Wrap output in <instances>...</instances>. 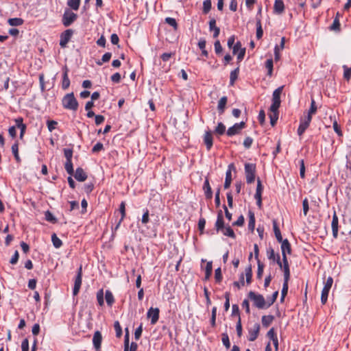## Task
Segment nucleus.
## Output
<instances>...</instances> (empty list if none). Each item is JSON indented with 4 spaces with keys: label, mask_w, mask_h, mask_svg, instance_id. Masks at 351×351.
I'll return each instance as SVG.
<instances>
[{
    "label": "nucleus",
    "mask_w": 351,
    "mask_h": 351,
    "mask_svg": "<svg viewBox=\"0 0 351 351\" xmlns=\"http://www.w3.org/2000/svg\"><path fill=\"white\" fill-rule=\"evenodd\" d=\"M247 298L253 302V305L258 309L267 308V302L263 295L250 291Z\"/></svg>",
    "instance_id": "f257e3e1"
},
{
    "label": "nucleus",
    "mask_w": 351,
    "mask_h": 351,
    "mask_svg": "<svg viewBox=\"0 0 351 351\" xmlns=\"http://www.w3.org/2000/svg\"><path fill=\"white\" fill-rule=\"evenodd\" d=\"M62 104L65 109L76 111L78 108V102L73 93H68L64 96Z\"/></svg>",
    "instance_id": "f03ea898"
},
{
    "label": "nucleus",
    "mask_w": 351,
    "mask_h": 351,
    "mask_svg": "<svg viewBox=\"0 0 351 351\" xmlns=\"http://www.w3.org/2000/svg\"><path fill=\"white\" fill-rule=\"evenodd\" d=\"M282 261L279 254H277L276 263L278 265L280 268L282 269L284 273V278H290V269L287 256H282Z\"/></svg>",
    "instance_id": "7ed1b4c3"
},
{
    "label": "nucleus",
    "mask_w": 351,
    "mask_h": 351,
    "mask_svg": "<svg viewBox=\"0 0 351 351\" xmlns=\"http://www.w3.org/2000/svg\"><path fill=\"white\" fill-rule=\"evenodd\" d=\"M256 173V165L254 163L245 164V174L246 177V182L247 184H251L255 180Z\"/></svg>",
    "instance_id": "20e7f679"
},
{
    "label": "nucleus",
    "mask_w": 351,
    "mask_h": 351,
    "mask_svg": "<svg viewBox=\"0 0 351 351\" xmlns=\"http://www.w3.org/2000/svg\"><path fill=\"white\" fill-rule=\"evenodd\" d=\"M333 283V278L330 276L328 277L326 280L324 282V288L322 291L321 302L323 304H325L327 302L329 291L332 287Z\"/></svg>",
    "instance_id": "39448f33"
},
{
    "label": "nucleus",
    "mask_w": 351,
    "mask_h": 351,
    "mask_svg": "<svg viewBox=\"0 0 351 351\" xmlns=\"http://www.w3.org/2000/svg\"><path fill=\"white\" fill-rule=\"evenodd\" d=\"M77 19V15L66 9L62 16V23L64 27L70 26Z\"/></svg>",
    "instance_id": "423d86ee"
},
{
    "label": "nucleus",
    "mask_w": 351,
    "mask_h": 351,
    "mask_svg": "<svg viewBox=\"0 0 351 351\" xmlns=\"http://www.w3.org/2000/svg\"><path fill=\"white\" fill-rule=\"evenodd\" d=\"M74 31L72 29H67L64 31L60 36V46L62 48H65L71 40Z\"/></svg>",
    "instance_id": "0eeeda50"
},
{
    "label": "nucleus",
    "mask_w": 351,
    "mask_h": 351,
    "mask_svg": "<svg viewBox=\"0 0 351 351\" xmlns=\"http://www.w3.org/2000/svg\"><path fill=\"white\" fill-rule=\"evenodd\" d=\"M82 282V265L77 269V275L75 278L73 295H77L80 291Z\"/></svg>",
    "instance_id": "6e6552de"
},
{
    "label": "nucleus",
    "mask_w": 351,
    "mask_h": 351,
    "mask_svg": "<svg viewBox=\"0 0 351 351\" xmlns=\"http://www.w3.org/2000/svg\"><path fill=\"white\" fill-rule=\"evenodd\" d=\"M311 120L310 116H306L300 119V125L298 128V134L299 136H302L306 130L308 128Z\"/></svg>",
    "instance_id": "1a4fd4ad"
},
{
    "label": "nucleus",
    "mask_w": 351,
    "mask_h": 351,
    "mask_svg": "<svg viewBox=\"0 0 351 351\" xmlns=\"http://www.w3.org/2000/svg\"><path fill=\"white\" fill-rule=\"evenodd\" d=\"M259 331L260 325L258 323L254 324L253 327L248 328V340L250 341H255L259 335Z\"/></svg>",
    "instance_id": "9d476101"
},
{
    "label": "nucleus",
    "mask_w": 351,
    "mask_h": 351,
    "mask_svg": "<svg viewBox=\"0 0 351 351\" xmlns=\"http://www.w3.org/2000/svg\"><path fill=\"white\" fill-rule=\"evenodd\" d=\"M160 311L158 308L151 307L147 313V317L151 318V324H155L159 319Z\"/></svg>",
    "instance_id": "9b49d317"
},
{
    "label": "nucleus",
    "mask_w": 351,
    "mask_h": 351,
    "mask_svg": "<svg viewBox=\"0 0 351 351\" xmlns=\"http://www.w3.org/2000/svg\"><path fill=\"white\" fill-rule=\"evenodd\" d=\"M279 243H281L280 248L282 252V256H287V254H291V246L287 239H285Z\"/></svg>",
    "instance_id": "f8f14e48"
},
{
    "label": "nucleus",
    "mask_w": 351,
    "mask_h": 351,
    "mask_svg": "<svg viewBox=\"0 0 351 351\" xmlns=\"http://www.w3.org/2000/svg\"><path fill=\"white\" fill-rule=\"evenodd\" d=\"M101 341H102L101 333L99 330L95 331L93 335V343L94 348L97 350H100L101 346Z\"/></svg>",
    "instance_id": "ddd939ff"
},
{
    "label": "nucleus",
    "mask_w": 351,
    "mask_h": 351,
    "mask_svg": "<svg viewBox=\"0 0 351 351\" xmlns=\"http://www.w3.org/2000/svg\"><path fill=\"white\" fill-rule=\"evenodd\" d=\"M14 121L16 123V126L20 130V138L22 139L25 132L27 126L23 123V119L22 117H18L14 120Z\"/></svg>",
    "instance_id": "4468645a"
},
{
    "label": "nucleus",
    "mask_w": 351,
    "mask_h": 351,
    "mask_svg": "<svg viewBox=\"0 0 351 351\" xmlns=\"http://www.w3.org/2000/svg\"><path fill=\"white\" fill-rule=\"evenodd\" d=\"M204 143L206 146V149L209 151L213 145V136L210 131H206L204 135Z\"/></svg>",
    "instance_id": "2eb2a0df"
},
{
    "label": "nucleus",
    "mask_w": 351,
    "mask_h": 351,
    "mask_svg": "<svg viewBox=\"0 0 351 351\" xmlns=\"http://www.w3.org/2000/svg\"><path fill=\"white\" fill-rule=\"evenodd\" d=\"M69 69L65 66L63 68V75H62V88L63 90L67 89L70 86V80L68 77Z\"/></svg>",
    "instance_id": "dca6fc26"
},
{
    "label": "nucleus",
    "mask_w": 351,
    "mask_h": 351,
    "mask_svg": "<svg viewBox=\"0 0 351 351\" xmlns=\"http://www.w3.org/2000/svg\"><path fill=\"white\" fill-rule=\"evenodd\" d=\"M234 168V165L232 163L229 165L228 169L226 173V179L224 182V189H228L230 186L231 182H232V173H231V169Z\"/></svg>",
    "instance_id": "f3484780"
},
{
    "label": "nucleus",
    "mask_w": 351,
    "mask_h": 351,
    "mask_svg": "<svg viewBox=\"0 0 351 351\" xmlns=\"http://www.w3.org/2000/svg\"><path fill=\"white\" fill-rule=\"evenodd\" d=\"M285 11V4L282 0H276L274 5V12L281 14Z\"/></svg>",
    "instance_id": "a211bd4d"
},
{
    "label": "nucleus",
    "mask_w": 351,
    "mask_h": 351,
    "mask_svg": "<svg viewBox=\"0 0 351 351\" xmlns=\"http://www.w3.org/2000/svg\"><path fill=\"white\" fill-rule=\"evenodd\" d=\"M203 190L204 191L205 197L206 199H210L213 197V191L208 178H206L204 185Z\"/></svg>",
    "instance_id": "6ab92c4d"
},
{
    "label": "nucleus",
    "mask_w": 351,
    "mask_h": 351,
    "mask_svg": "<svg viewBox=\"0 0 351 351\" xmlns=\"http://www.w3.org/2000/svg\"><path fill=\"white\" fill-rule=\"evenodd\" d=\"M209 30L213 32V38H216L219 36L220 29L216 26V20L215 19H211L209 21Z\"/></svg>",
    "instance_id": "aec40b11"
},
{
    "label": "nucleus",
    "mask_w": 351,
    "mask_h": 351,
    "mask_svg": "<svg viewBox=\"0 0 351 351\" xmlns=\"http://www.w3.org/2000/svg\"><path fill=\"white\" fill-rule=\"evenodd\" d=\"M74 177L77 181L84 182L86 180L87 175L82 168L78 167L75 170Z\"/></svg>",
    "instance_id": "412c9836"
},
{
    "label": "nucleus",
    "mask_w": 351,
    "mask_h": 351,
    "mask_svg": "<svg viewBox=\"0 0 351 351\" xmlns=\"http://www.w3.org/2000/svg\"><path fill=\"white\" fill-rule=\"evenodd\" d=\"M338 223H339L338 217H337L336 213L335 212L333 214V216H332V223H331L332 235L335 238H337V235H338Z\"/></svg>",
    "instance_id": "4be33fe9"
},
{
    "label": "nucleus",
    "mask_w": 351,
    "mask_h": 351,
    "mask_svg": "<svg viewBox=\"0 0 351 351\" xmlns=\"http://www.w3.org/2000/svg\"><path fill=\"white\" fill-rule=\"evenodd\" d=\"M227 101L228 98L226 96H223L219 99L217 105V110L220 114H222L224 112Z\"/></svg>",
    "instance_id": "5701e85b"
},
{
    "label": "nucleus",
    "mask_w": 351,
    "mask_h": 351,
    "mask_svg": "<svg viewBox=\"0 0 351 351\" xmlns=\"http://www.w3.org/2000/svg\"><path fill=\"white\" fill-rule=\"evenodd\" d=\"M272 223H273V229H274V234L276 238V240L278 242L282 241V240H284V239H282V234H281L280 228L278 226L276 220L274 219Z\"/></svg>",
    "instance_id": "b1692460"
},
{
    "label": "nucleus",
    "mask_w": 351,
    "mask_h": 351,
    "mask_svg": "<svg viewBox=\"0 0 351 351\" xmlns=\"http://www.w3.org/2000/svg\"><path fill=\"white\" fill-rule=\"evenodd\" d=\"M274 317L271 315H263L261 318V322L265 328H267L274 321Z\"/></svg>",
    "instance_id": "393cba45"
},
{
    "label": "nucleus",
    "mask_w": 351,
    "mask_h": 351,
    "mask_svg": "<svg viewBox=\"0 0 351 351\" xmlns=\"http://www.w3.org/2000/svg\"><path fill=\"white\" fill-rule=\"evenodd\" d=\"M249 221H248V229L253 232L255 228V217L252 211L250 210L248 213Z\"/></svg>",
    "instance_id": "a878e982"
},
{
    "label": "nucleus",
    "mask_w": 351,
    "mask_h": 351,
    "mask_svg": "<svg viewBox=\"0 0 351 351\" xmlns=\"http://www.w3.org/2000/svg\"><path fill=\"white\" fill-rule=\"evenodd\" d=\"M240 133L241 130L237 128V126L235 123L232 126L230 127L226 131V134L228 136H232L239 134Z\"/></svg>",
    "instance_id": "bb28decb"
},
{
    "label": "nucleus",
    "mask_w": 351,
    "mask_h": 351,
    "mask_svg": "<svg viewBox=\"0 0 351 351\" xmlns=\"http://www.w3.org/2000/svg\"><path fill=\"white\" fill-rule=\"evenodd\" d=\"M256 19V38H257V39H261L263 35V30L262 28L261 18L257 17Z\"/></svg>",
    "instance_id": "cd10ccee"
},
{
    "label": "nucleus",
    "mask_w": 351,
    "mask_h": 351,
    "mask_svg": "<svg viewBox=\"0 0 351 351\" xmlns=\"http://www.w3.org/2000/svg\"><path fill=\"white\" fill-rule=\"evenodd\" d=\"M8 23L11 26H20L24 23V20L21 18H11L8 20Z\"/></svg>",
    "instance_id": "c85d7f7f"
},
{
    "label": "nucleus",
    "mask_w": 351,
    "mask_h": 351,
    "mask_svg": "<svg viewBox=\"0 0 351 351\" xmlns=\"http://www.w3.org/2000/svg\"><path fill=\"white\" fill-rule=\"evenodd\" d=\"M214 132L219 136L224 134L226 132L225 125L222 122L218 123L217 127L215 129Z\"/></svg>",
    "instance_id": "c756f323"
},
{
    "label": "nucleus",
    "mask_w": 351,
    "mask_h": 351,
    "mask_svg": "<svg viewBox=\"0 0 351 351\" xmlns=\"http://www.w3.org/2000/svg\"><path fill=\"white\" fill-rule=\"evenodd\" d=\"M212 264H213L212 261H209L206 263V266L205 268V277H204L205 280H208L212 274V271H213V265Z\"/></svg>",
    "instance_id": "7c9ffc66"
},
{
    "label": "nucleus",
    "mask_w": 351,
    "mask_h": 351,
    "mask_svg": "<svg viewBox=\"0 0 351 351\" xmlns=\"http://www.w3.org/2000/svg\"><path fill=\"white\" fill-rule=\"evenodd\" d=\"M105 299L108 306H111L114 302V298L112 292L109 290L106 291Z\"/></svg>",
    "instance_id": "2f4dec72"
},
{
    "label": "nucleus",
    "mask_w": 351,
    "mask_h": 351,
    "mask_svg": "<svg viewBox=\"0 0 351 351\" xmlns=\"http://www.w3.org/2000/svg\"><path fill=\"white\" fill-rule=\"evenodd\" d=\"M239 73V67H237L231 71L230 75V85H232V86L234 85V82L238 78Z\"/></svg>",
    "instance_id": "473e14b6"
},
{
    "label": "nucleus",
    "mask_w": 351,
    "mask_h": 351,
    "mask_svg": "<svg viewBox=\"0 0 351 351\" xmlns=\"http://www.w3.org/2000/svg\"><path fill=\"white\" fill-rule=\"evenodd\" d=\"M282 89L283 86H280L273 92L272 101H281L280 95L282 93Z\"/></svg>",
    "instance_id": "72a5a7b5"
},
{
    "label": "nucleus",
    "mask_w": 351,
    "mask_h": 351,
    "mask_svg": "<svg viewBox=\"0 0 351 351\" xmlns=\"http://www.w3.org/2000/svg\"><path fill=\"white\" fill-rule=\"evenodd\" d=\"M119 211L121 214V217L118 223V224L116 226V229H117L119 228V226H120L121 223L122 222V221L123 220V219L125 218V202H122L119 206Z\"/></svg>",
    "instance_id": "f704fd0d"
},
{
    "label": "nucleus",
    "mask_w": 351,
    "mask_h": 351,
    "mask_svg": "<svg viewBox=\"0 0 351 351\" xmlns=\"http://www.w3.org/2000/svg\"><path fill=\"white\" fill-rule=\"evenodd\" d=\"M221 231H222L223 235H225V236H228L232 239H235V237H236V235H235L233 230L229 226L224 227V229L221 230Z\"/></svg>",
    "instance_id": "c9c22d12"
},
{
    "label": "nucleus",
    "mask_w": 351,
    "mask_h": 351,
    "mask_svg": "<svg viewBox=\"0 0 351 351\" xmlns=\"http://www.w3.org/2000/svg\"><path fill=\"white\" fill-rule=\"evenodd\" d=\"M317 109V108L316 106L315 101L313 98H311V107L310 109L308 110L307 116H310V117L312 119V115L316 113Z\"/></svg>",
    "instance_id": "e433bc0d"
},
{
    "label": "nucleus",
    "mask_w": 351,
    "mask_h": 351,
    "mask_svg": "<svg viewBox=\"0 0 351 351\" xmlns=\"http://www.w3.org/2000/svg\"><path fill=\"white\" fill-rule=\"evenodd\" d=\"M45 219L46 221L51 222L52 223H56L58 221L57 219L49 210H47L45 212Z\"/></svg>",
    "instance_id": "4c0bfd02"
},
{
    "label": "nucleus",
    "mask_w": 351,
    "mask_h": 351,
    "mask_svg": "<svg viewBox=\"0 0 351 351\" xmlns=\"http://www.w3.org/2000/svg\"><path fill=\"white\" fill-rule=\"evenodd\" d=\"M330 30L335 32H340V23L337 17L334 19L332 24L329 27Z\"/></svg>",
    "instance_id": "58836bf2"
},
{
    "label": "nucleus",
    "mask_w": 351,
    "mask_h": 351,
    "mask_svg": "<svg viewBox=\"0 0 351 351\" xmlns=\"http://www.w3.org/2000/svg\"><path fill=\"white\" fill-rule=\"evenodd\" d=\"M51 241L56 248H60L62 245V241L57 237L55 233L51 235Z\"/></svg>",
    "instance_id": "ea45409f"
},
{
    "label": "nucleus",
    "mask_w": 351,
    "mask_h": 351,
    "mask_svg": "<svg viewBox=\"0 0 351 351\" xmlns=\"http://www.w3.org/2000/svg\"><path fill=\"white\" fill-rule=\"evenodd\" d=\"M68 5L74 10H77L80 7V0H68Z\"/></svg>",
    "instance_id": "a19ab883"
},
{
    "label": "nucleus",
    "mask_w": 351,
    "mask_h": 351,
    "mask_svg": "<svg viewBox=\"0 0 351 351\" xmlns=\"http://www.w3.org/2000/svg\"><path fill=\"white\" fill-rule=\"evenodd\" d=\"M267 256L268 259L276 262L277 254H275L271 247L267 249Z\"/></svg>",
    "instance_id": "79ce46f5"
},
{
    "label": "nucleus",
    "mask_w": 351,
    "mask_h": 351,
    "mask_svg": "<svg viewBox=\"0 0 351 351\" xmlns=\"http://www.w3.org/2000/svg\"><path fill=\"white\" fill-rule=\"evenodd\" d=\"M111 57H112V53L110 52H106L102 56L101 60H98L97 62V64L98 65H101L104 62H108L110 60Z\"/></svg>",
    "instance_id": "37998d69"
},
{
    "label": "nucleus",
    "mask_w": 351,
    "mask_h": 351,
    "mask_svg": "<svg viewBox=\"0 0 351 351\" xmlns=\"http://www.w3.org/2000/svg\"><path fill=\"white\" fill-rule=\"evenodd\" d=\"M64 168L66 171L71 176H72L74 173V169L73 167L72 160L66 161L64 164Z\"/></svg>",
    "instance_id": "c03bdc74"
},
{
    "label": "nucleus",
    "mask_w": 351,
    "mask_h": 351,
    "mask_svg": "<svg viewBox=\"0 0 351 351\" xmlns=\"http://www.w3.org/2000/svg\"><path fill=\"white\" fill-rule=\"evenodd\" d=\"M212 6L211 0H204L203 2V12L207 14L210 12Z\"/></svg>",
    "instance_id": "a18cd8bd"
},
{
    "label": "nucleus",
    "mask_w": 351,
    "mask_h": 351,
    "mask_svg": "<svg viewBox=\"0 0 351 351\" xmlns=\"http://www.w3.org/2000/svg\"><path fill=\"white\" fill-rule=\"evenodd\" d=\"M114 328L116 332V337L120 338L122 335V328L118 321L114 322Z\"/></svg>",
    "instance_id": "49530a36"
},
{
    "label": "nucleus",
    "mask_w": 351,
    "mask_h": 351,
    "mask_svg": "<svg viewBox=\"0 0 351 351\" xmlns=\"http://www.w3.org/2000/svg\"><path fill=\"white\" fill-rule=\"evenodd\" d=\"M270 123L274 126L278 119V112H271L269 114Z\"/></svg>",
    "instance_id": "de8ad7c7"
},
{
    "label": "nucleus",
    "mask_w": 351,
    "mask_h": 351,
    "mask_svg": "<svg viewBox=\"0 0 351 351\" xmlns=\"http://www.w3.org/2000/svg\"><path fill=\"white\" fill-rule=\"evenodd\" d=\"M245 272L246 276V282L247 284H250L252 278V271L251 266H249L248 267L245 268Z\"/></svg>",
    "instance_id": "09e8293b"
},
{
    "label": "nucleus",
    "mask_w": 351,
    "mask_h": 351,
    "mask_svg": "<svg viewBox=\"0 0 351 351\" xmlns=\"http://www.w3.org/2000/svg\"><path fill=\"white\" fill-rule=\"evenodd\" d=\"M257 265H258L257 278L261 279V278L263 276V270H264V265H263V263H262L260 261V260H258Z\"/></svg>",
    "instance_id": "8fccbe9b"
},
{
    "label": "nucleus",
    "mask_w": 351,
    "mask_h": 351,
    "mask_svg": "<svg viewBox=\"0 0 351 351\" xmlns=\"http://www.w3.org/2000/svg\"><path fill=\"white\" fill-rule=\"evenodd\" d=\"M343 71H344L343 72V77L347 81H349L351 77V67L349 68L348 66L343 65Z\"/></svg>",
    "instance_id": "3c124183"
},
{
    "label": "nucleus",
    "mask_w": 351,
    "mask_h": 351,
    "mask_svg": "<svg viewBox=\"0 0 351 351\" xmlns=\"http://www.w3.org/2000/svg\"><path fill=\"white\" fill-rule=\"evenodd\" d=\"M221 336H222L221 341H222L223 346L227 349L230 348V339H229V337H228V334L224 332L221 335Z\"/></svg>",
    "instance_id": "603ef678"
},
{
    "label": "nucleus",
    "mask_w": 351,
    "mask_h": 351,
    "mask_svg": "<svg viewBox=\"0 0 351 351\" xmlns=\"http://www.w3.org/2000/svg\"><path fill=\"white\" fill-rule=\"evenodd\" d=\"M290 278H284V282L282 285V289L281 291V295H282V297H285L288 292L289 289V280Z\"/></svg>",
    "instance_id": "864d4df0"
},
{
    "label": "nucleus",
    "mask_w": 351,
    "mask_h": 351,
    "mask_svg": "<svg viewBox=\"0 0 351 351\" xmlns=\"http://www.w3.org/2000/svg\"><path fill=\"white\" fill-rule=\"evenodd\" d=\"M215 226L217 232L223 230L225 227L223 219H217Z\"/></svg>",
    "instance_id": "5fc2aeb1"
},
{
    "label": "nucleus",
    "mask_w": 351,
    "mask_h": 351,
    "mask_svg": "<svg viewBox=\"0 0 351 351\" xmlns=\"http://www.w3.org/2000/svg\"><path fill=\"white\" fill-rule=\"evenodd\" d=\"M215 279L217 283H220L222 280V274L220 267H218L215 271Z\"/></svg>",
    "instance_id": "6e6d98bb"
},
{
    "label": "nucleus",
    "mask_w": 351,
    "mask_h": 351,
    "mask_svg": "<svg viewBox=\"0 0 351 351\" xmlns=\"http://www.w3.org/2000/svg\"><path fill=\"white\" fill-rule=\"evenodd\" d=\"M278 295V291H276L273 293V295L271 298H268L267 301H266L267 308H269L270 306H271L276 302Z\"/></svg>",
    "instance_id": "4d7b16f0"
},
{
    "label": "nucleus",
    "mask_w": 351,
    "mask_h": 351,
    "mask_svg": "<svg viewBox=\"0 0 351 351\" xmlns=\"http://www.w3.org/2000/svg\"><path fill=\"white\" fill-rule=\"evenodd\" d=\"M97 300L99 306H103L104 304V291L103 289H100L97 293Z\"/></svg>",
    "instance_id": "13d9d810"
},
{
    "label": "nucleus",
    "mask_w": 351,
    "mask_h": 351,
    "mask_svg": "<svg viewBox=\"0 0 351 351\" xmlns=\"http://www.w3.org/2000/svg\"><path fill=\"white\" fill-rule=\"evenodd\" d=\"M165 22L168 25H169L171 27H173L175 30H176L178 29V23H177V22H176L175 19L171 18V17H167V18L165 19Z\"/></svg>",
    "instance_id": "bf43d9fd"
},
{
    "label": "nucleus",
    "mask_w": 351,
    "mask_h": 351,
    "mask_svg": "<svg viewBox=\"0 0 351 351\" xmlns=\"http://www.w3.org/2000/svg\"><path fill=\"white\" fill-rule=\"evenodd\" d=\"M273 66H274V63H273L272 59L267 60V61L265 62V67L268 70L269 75H271V74H272Z\"/></svg>",
    "instance_id": "052dcab7"
},
{
    "label": "nucleus",
    "mask_w": 351,
    "mask_h": 351,
    "mask_svg": "<svg viewBox=\"0 0 351 351\" xmlns=\"http://www.w3.org/2000/svg\"><path fill=\"white\" fill-rule=\"evenodd\" d=\"M47 128L49 132H52L56 129L58 122L53 120H47Z\"/></svg>",
    "instance_id": "680f3d73"
},
{
    "label": "nucleus",
    "mask_w": 351,
    "mask_h": 351,
    "mask_svg": "<svg viewBox=\"0 0 351 351\" xmlns=\"http://www.w3.org/2000/svg\"><path fill=\"white\" fill-rule=\"evenodd\" d=\"M245 281H244V274H241L240 276L239 281H235L233 282V285L238 289H240L241 287L244 286Z\"/></svg>",
    "instance_id": "e2e57ef3"
},
{
    "label": "nucleus",
    "mask_w": 351,
    "mask_h": 351,
    "mask_svg": "<svg viewBox=\"0 0 351 351\" xmlns=\"http://www.w3.org/2000/svg\"><path fill=\"white\" fill-rule=\"evenodd\" d=\"M332 126H333V129H334L335 132L337 134V135L339 136H343L342 131L341 130L339 125L337 123V121L336 120L334 121V122L332 123Z\"/></svg>",
    "instance_id": "0e129e2a"
},
{
    "label": "nucleus",
    "mask_w": 351,
    "mask_h": 351,
    "mask_svg": "<svg viewBox=\"0 0 351 351\" xmlns=\"http://www.w3.org/2000/svg\"><path fill=\"white\" fill-rule=\"evenodd\" d=\"M64 154L66 161L72 160L73 150L71 149H64Z\"/></svg>",
    "instance_id": "69168bd1"
},
{
    "label": "nucleus",
    "mask_w": 351,
    "mask_h": 351,
    "mask_svg": "<svg viewBox=\"0 0 351 351\" xmlns=\"http://www.w3.org/2000/svg\"><path fill=\"white\" fill-rule=\"evenodd\" d=\"M253 138L250 136H247L243 141V146L246 149H250L253 143Z\"/></svg>",
    "instance_id": "338daca9"
},
{
    "label": "nucleus",
    "mask_w": 351,
    "mask_h": 351,
    "mask_svg": "<svg viewBox=\"0 0 351 351\" xmlns=\"http://www.w3.org/2000/svg\"><path fill=\"white\" fill-rule=\"evenodd\" d=\"M281 101H272V104L269 108L271 112H278V108Z\"/></svg>",
    "instance_id": "774afa93"
}]
</instances>
